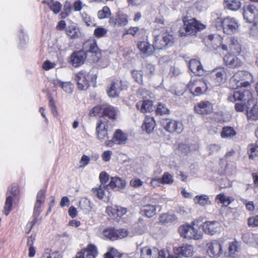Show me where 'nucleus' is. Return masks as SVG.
Masks as SVG:
<instances>
[{
  "label": "nucleus",
  "mask_w": 258,
  "mask_h": 258,
  "mask_svg": "<svg viewBox=\"0 0 258 258\" xmlns=\"http://www.w3.org/2000/svg\"><path fill=\"white\" fill-rule=\"evenodd\" d=\"M79 205L80 208L84 211V212H88L91 209L90 201L87 199H85L80 201Z\"/></svg>",
  "instance_id": "nucleus-46"
},
{
  "label": "nucleus",
  "mask_w": 258,
  "mask_h": 258,
  "mask_svg": "<svg viewBox=\"0 0 258 258\" xmlns=\"http://www.w3.org/2000/svg\"><path fill=\"white\" fill-rule=\"evenodd\" d=\"M136 107L138 110H140L143 113L151 112L154 109L152 101L149 100H145L138 102Z\"/></svg>",
  "instance_id": "nucleus-27"
},
{
  "label": "nucleus",
  "mask_w": 258,
  "mask_h": 258,
  "mask_svg": "<svg viewBox=\"0 0 258 258\" xmlns=\"http://www.w3.org/2000/svg\"><path fill=\"white\" fill-rule=\"evenodd\" d=\"M82 19L87 26H93L95 25L94 19L87 14L84 13L82 14Z\"/></svg>",
  "instance_id": "nucleus-53"
},
{
  "label": "nucleus",
  "mask_w": 258,
  "mask_h": 258,
  "mask_svg": "<svg viewBox=\"0 0 258 258\" xmlns=\"http://www.w3.org/2000/svg\"><path fill=\"white\" fill-rule=\"evenodd\" d=\"M125 185V181L121 178L117 177H111L110 182L106 185V187L107 189L118 190V189L123 188Z\"/></svg>",
  "instance_id": "nucleus-24"
},
{
  "label": "nucleus",
  "mask_w": 258,
  "mask_h": 258,
  "mask_svg": "<svg viewBox=\"0 0 258 258\" xmlns=\"http://www.w3.org/2000/svg\"><path fill=\"white\" fill-rule=\"evenodd\" d=\"M114 256L121 258V254L118 253L117 251L113 248H110V250L104 255V258H114Z\"/></svg>",
  "instance_id": "nucleus-50"
},
{
  "label": "nucleus",
  "mask_w": 258,
  "mask_h": 258,
  "mask_svg": "<svg viewBox=\"0 0 258 258\" xmlns=\"http://www.w3.org/2000/svg\"><path fill=\"white\" fill-rule=\"evenodd\" d=\"M45 190H40L36 196V200L34 204L33 213L36 215H40L41 212V207L42 204L44 203L45 199Z\"/></svg>",
  "instance_id": "nucleus-21"
},
{
  "label": "nucleus",
  "mask_w": 258,
  "mask_h": 258,
  "mask_svg": "<svg viewBox=\"0 0 258 258\" xmlns=\"http://www.w3.org/2000/svg\"><path fill=\"white\" fill-rule=\"evenodd\" d=\"M19 191L18 187L16 185L12 186L8 190L7 192V196L11 195L12 197L15 198L18 195Z\"/></svg>",
  "instance_id": "nucleus-51"
},
{
  "label": "nucleus",
  "mask_w": 258,
  "mask_h": 258,
  "mask_svg": "<svg viewBox=\"0 0 258 258\" xmlns=\"http://www.w3.org/2000/svg\"><path fill=\"white\" fill-rule=\"evenodd\" d=\"M248 152L249 157L251 159L258 155V142H256L254 144H251L249 146Z\"/></svg>",
  "instance_id": "nucleus-44"
},
{
  "label": "nucleus",
  "mask_w": 258,
  "mask_h": 258,
  "mask_svg": "<svg viewBox=\"0 0 258 258\" xmlns=\"http://www.w3.org/2000/svg\"><path fill=\"white\" fill-rule=\"evenodd\" d=\"M97 251L95 245L89 244L83 251L78 252L75 258H95Z\"/></svg>",
  "instance_id": "nucleus-22"
},
{
  "label": "nucleus",
  "mask_w": 258,
  "mask_h": 258,
  "mask_svg": "<svg viewBox=\"0 0 258 258\" xmlns=\"http://www.w3.org/2000/svg\"><path fill=\"white\" fill-rule=\"evenodd\" d=\"M194 109L195 112L199 114H209L213 111V104L208 101H201L195 106Z\"/></svg>",
  "instance_id": "nucleus-14"
},
{
  "label": "nucleus",
  "mask_w": 258,
  "mask_h": 258,
  "mask_svg": "<svg viewBox=\"0 0 258 258\" xmlns=\"http://www.w3.org/2000/svg\"><path fill=\"white\" fill-rule=\"evenodd\" d=\"M155 126V121L153 117H146L142 127L147 133H151Z\"/></svg>",
  "instance_id": "nucleus-35"
},
{
  "label": "nucleus",
  "mask_w": 258,
  "mask_h": 258,
  "mask_svg": "<svg viewBox=\"0 0 258 258\" xmlns=\"http://www.w3.org/2000/svg\"><path fill=\"white\" fill-rule=\"evenodd\" d=\"M141 258H177L173 255L166 253L164 250H159L155 247L145 246L141 249Z\"/></svg>",
  "instance_id": "nucleus-4"
},
{
  "label": "nucleus",
  "mask_w": 258,
  "mask_h": 258,
  "mask_svg": "<svg viewBox=\"0 0 258 258\" xmlns=\"http://www.w3.org/2000/svg\"><path fill=\"white\" fill-rule=\"evenodd\" d=\"M109 176L108 174L105 172H101L99 175V179L101 182V185H106V183L108 181Z\"/></svg>",
  "instance_id": "nucleus-54"
},
{
  "label": "nucleus",
  "mask_w": 258,
  "mask_h": 258,
  "mask_svg": "<svg viewBox=\"0 0 258 258\" xmlns=\"http://www.w3.org/2000/svg\"><path fill=\"white\" fill-rule=\"evenodd\" d=\"M153 47L155 49H162L170 47L174 43V37L167 33L164 29L157 28L153 32Z\"/></svg>",
  "instance_id": "nucleus-2"
},
{
  "label": "nucleus",
  "mask_w": 258,
  "mask_h": 258,
  "mask_svg": "<svg viewBox=\"0 0 258 258\" xmlns=\"http://www.w3.org/2000/svg\"><path fill=\"white\" fill-rule=\"evenodd\" d=\"M210 77L215 86H220L226 80V71L224 68H217L211 72Z\"/></svg>",
  "instance_id": "nucleus-12"
},
{
  "label": "nucleus",
  "mask_w": 258,
  "mask_h": 258,
  "mask_svg": "<svg viewBox=\"0 0 258 258\" xmlns=\"http://www.w3.org/2000/svg\"><path fill=\"white\" fill-rule=\"evenodd\" d=\"M190 151V148L188 145L185 144H180L176 149V153L180 156L187 155Z\"/></svg>",
  "instance_id": "nucleus-40"
},
{
  "label": "nucleus",
  "mask_w": 258,
  "mask_h": 258,
  "mask_svg": "<svg viewBox=\"0 0 258 258\" xmlns=\"http://www.w3.org/2000/svg\"><path fill=\"white\" fill-rule=\"evenodd\" d=\"M223 6L225 9L235 11L240 9L241 3L238 0H223Z\"/></svg>",
  "instance_id": "nucleus-33"
},
{
  "label": "nucleus",
  "mask_w": 258,
  "mask_h": 258,
  "mask_svg": "<svg viewBox=\"0 0 258 258\" xmlns=\"http://www.w3.org/2000/svg\"><path fill=\"white\" fill-rule=\"evenodd\" d=\"M109 23L110 25L113 26H125L128 23L127 16L123 13L117 12L115 18L113 17L110 18Z\"/></svg>",
  "instance_id": "nucleus-23"
},
{
  "label": "nucleus",
  "mask_w": 258,
  "mask_h": 258,
  "mask_svg": "<svg viewBox=\"0 0 258 258\" xmlns=\"http://www.w3.org/2000/svg\"><path fill=\"white\" fill-rule=\"evenodd\" d=\"M228 100L231 102L235 101H247L248 105H250L251 103H255V100L252 98L251 92L246 89L240 87L239 90L235 91L232 95L229 96Z\"/></svg>",
  "instance_id": "nucleus-5"
},
{
  "label": "nucleus",
  "mask_w": 258,
  "mask_h": 258,
  "mask_svg": "<svg viewBox=\"0 0 258 258\" xmlns=\"http://www.w3.org/2000/svg\"><path fill=\"white\" fill-rule=\"evenodd\" d=\"M224 61L226 66L229 68L238 67L241 65V60L233 55H226L224 57Z\"/></svg>",
  "instance_id": "nucleus-28"
},
{
  "label": "nucleus",
  "mask_w": 258,
  "mask_h": 258,
  "mask_svg": "<svg viewBox=\"0 0 258 258\" xmlns=\"http://www.w3.org/2000/svg\"><path fill=\"white\" fill-rule=\"evenodd\" d=\"M110 15V10L107 6L104 7L102 10L98 11L97 14L98 17L100 19L108 18Z\"/></svg>",
  "instance_id": "nucleus-45"
},
{
  "label": "nucleus",
  "mask_w": 258,
  "mask_h": 258,
  "mask_svg": "<svg viewBox=\"0 0 258 258\" xmlns=\"http://www.w3.org/2000/svg\"><path fill=\"white\" fill-rule=\"evenodd\" d=\"M143 214L148 218L152 217L156 213V207L152 205H146L141 209Z\"/></svg>",
  "instance_id": "nucleus-36"
},
{
  "label": "nucleus",
  "mask_w": 258,
  "mask_h": 258,
  "mask_svg": "<svg viewBox=\"0 0 258 258\" xmlns=\"http://www.w3.org/2000/svg\"><path fill=\"white\" fill-rule=\"evenodd\" d=\"M182 28L179 30V36H186L188 35H196L198 31L206 28V26L195 18L188 19L184 17L183 18Z\"/></svg>",
  "instance_id": "nucleus-3"
},
{
  "label": "nucleus",
  "mask_w": 258,
  "mask_h": 258,
  "mask_svg": "<svg viewBox=\"0 0 258 258\" xmlns=\"http://www.w3.org/2000/svg\"><path fill=\"white\" fill-rule=\"evenodd\" d=\"M160 178L162 184H171L173 182V177L168 172H165Z\"/></svg>",
  "instance_id": "nucleus-48"
},
{
  "label": "nucleus",
  "mask_w": 258,
  "mask_h": 258,
  "mask_svg": "<svg viewBox=\"0 0 258 258\" xmlns=\"http://www.w3.org/2000/svg\"><path fill=\"white\" fill-rule=\"evenodd\" d=\"M191 84L192 82H190L188 84V87L190 88V90L194 91V94L195 95L198 96L203 93V91L200 86L196 87V88L194 89L193 86L191 85Z\"/></svg>",
  "instance_id": "nucleus-61"
},
{
  "label": "nucleus",
  "mask_w": 258,
  "mask_h": 258,
  "mask_svg": "<svg viewBox=\"0 0 258 258\" xmlns=\"http://www.w3.org/2000/svg\"><path fill=\"white\" fill-rule=\"evenodd\" d=\"M101 57V53L95 39L88 40L83 45L82 50L74 52L71 56L72 65L77 67L83 64L86 58L93 62H97Z\"/></svg>",
  "instance_id": "nucleus-1"
},
{
  "label": "nucleus",
  "mask_w": 258,
  "mask_h": 258,
  "mask_svg": "<svg viewBox=\"0 0 258 258\" xmlns=\"http://www.w3.org/2000/svg\"><path fill=\"white\" fill-rule=\"evenodd\" d=\"M207 253L210 257L219 256L222 252V244L217 240H214L207 245Z\"/></svg>",
  "instance_id": "nucleus-15"
},
{
  "label": "nucleus",
  "mask_w": 258,
  "mask_h": 258,
  "mask_svg": "<svg viewBox=\"0 0 258 258\" xmlns=\"http://www.w3.org/2000/svg\"><path fill=\"white\" fill-rule=\"evenodd\" d=\"M160 222L165 225H170L177 221V217L173 213L162 214L159 218Z\"/></svg>",
  "instance_id": "nucleus-29"
},
{
  "label": "nucleus",
  "mask_w": 258,
  "mask_h": 258,
  "mask_svg": "<svg viewBox=\"0 0 258 258\" xmlns=\"http://www.w3.org/2000/svg\"><path fill=\"white\" fill-rule=\"evenodd\" d=\"M12 203L13 197H12L11 195L7 196L4 207V213L6 216L9 214L12 210Z\"/></svg>",
  "instance_id": "nucleus-43"
},
{
  "label": "nucleus",
  "mask_w": 258,
  "mask_h": 258,
  "mask_svg": "<svg viewBox=\"0 0 258 258\" xmlns=\"http://www.w3.org/2000/svg\"><path fill=\"white\" fill-rule=\"evenodd\" d=\"M103 106L98 105L94 107L90 111L91 115L96 116L101 111L102 112V108Z\"/></svg>",
  "instance_id": "nucleus-62"
},
{
  "label": "nucleus",
  "mask_w": 258,
  "mask_h": 258,
  "mask_svg": "<svg viewBox=\"0 0 258 258\" xmlns=\"http://www.w3.org/2000/svg\"><path fill=\"white\" fill-rule=\"evenodd\" d=\"M116 114L117 110L115 108L109 105H103L102 115L99 121L104 123L109 124L110 127H112L116 120Z\"/></svg>",
  "instance_id": "nucleus-7"
},
{
  "label": "nucleus",
  "mask_w": 258,
  "mask_h": 258,
  "mask_svg": "<svg viewBox=\"0 0 258 258\" xmlns=\"http://www.w3.org/2000/svg\"><path fill=\"white\" fill-rule=\"evenodd\" d=\"M90 162V158L87 155H83L80 160V163H82V165L80 166V167H84L87 166Z\"/></svg>",
  "instance_id": "nucleus-64"
},
{
  "label": "nucleus",
  "mask_w": 258,
  "mask_h": 258,
  "mask_svg": "<svg viewBox=\"0 0 258 258\" xmlns=\"http://www.w3.org/2000/svg\"><path fill=\"white\" fill-rule=\"evenodd\" d=\"M229 252L230 254H235V253L236 251H238L239 247L237 246V242H231L229 244Z\"/></svg>",
  "instance_id": "nucleus-58"
},
{
  "label": "nucleus",
  "mask_w": 258,
  "mask_h": 258,
  "mask_svg": "<svg viewBox=\"0 0 258 258\" xmlns=\"http://www.w3.org/2000/svg\"><path fill=\"white\" fill-rule=\"evenodd\" d=\"M244 19L248 22L251 23L258 16V10L253 5H248L243 8Z\"/></svg>",
  "instance_id": "nucleus-17"
},
{
  "label": "nucleus",
  "mask_w": 258,
  "mask_h": 258,
  "mask_svg": "<svg viewBox=\"0 0 258 258\" xmlns=\"http://www.w3.org/2000/svg\"><path fill=\"white\" fill-rule=\"evenodd\" d=\"M190 70L197 76H203L204 74V70L200 61L197 59H191L189 62Z\"/></svg>",
  "instance_id": "nucleus-25"
},
{
  "label": "nucleus",
  "mask_w": 258,
  "mask_h": 258,
  "mask_svg": "<svg viewBox=\"0 0 258 258\" xmlns=\"http://www.w3.org/2000/svg\"><path fill=\"white\" fill-rule=\"evenodd\" d=\"M164 128L169 133H180L183 130L182 124L180 122L173 119H167L161 122Z\"/></svg>",
  "instance_id": "nucleus-13"
},
{
  "label": "nucleus",
  "mask_w": 258,
  "mask_h": 258,
  "mask_svg": "<svg viewBox=\"0 0 258 258\" xmlns=\"http://www.w3.org/2000/svg\"><path fill=\"white\" fill-rule=\"evenodd\" d=\"M178 231L181 237L188 239L192 238L199 239L202 237L200 232L189 225H183L180 226Z\"/></svg>",
  "instance_id": "nucleus-9"
},
{
  "label": "nucleus",
  "mask_w": 258,
  "mask_h": 258,
  "mask_svg": "<svg viewBox=\"0 0 258 258\" xmlns=\"http://www.w3.org/2000/svg\"><path fill=\"white\" fill-rule=\"evenodd\" d=\"M143 182L140 179L134 178L131 180L130 184L134 187H138L143 185Z\"/></svg>",
  "instance_id": "nucleus-63"
},
{
  "label": "nucleus",
  "mask_w": 258,
  "mask_h": 258,
  "mask_svg": "<svg viewBox=\"0 0 258 258\" xmlns=\"http://www.w3.org/2000/svg\"><path fill=\"white\" fill-rule=\"evenodd\" d=\"M256 103V100L255 103H251L253 105L252 108L247 110V117L249 120L255 121L258 119V106Z\"/></svg>",
  "instance_id": "nucleus-37"
},
{
  "label": "nucleus",
  "mask_w": 258,
  "mask_h": 258,
  "mask_svg": "<svg viewBox=\"0 0 258 258\" xmlns=\"http://www.w3.org/2000/svg\"><path fill=\"white\" fill-rule=\"evenodd\" d=\"M217 22L220 23L224 33L231 35L236 33L238 28L237 21L234 18L227 17L222 19L220 17L217 19Z\"/></svg>",
  "instance_id": "nucleus-6"
},
{
  "label": "nucleus",
  "mask_w": 258,
  "mask_h": 258,
  "mask_svg": "<svg viewBox=\"0 0 258 258\" xmlns=\"http://www.w3.org/2000/svg\"><path fill=\"white\" fill-rule=\"evenodd\" d=\"M39 215H35V214H33L32 217H33V220L31 222L28 223V224H27V226H29V225L30 226V228H29V229L27 233L30 232V231L33 228V227L35 224H39L40 223V222L41 221V218H39Z\"/></svg>",
  "instance_id": "nucleus-49"
},
{
  "label": "nucleus",
  "mask_w": 258,
  "mask_h": 258,
  "mask_svg": "<svg viewBox=\"0 0 258 258\" xmlns=\"http://www.w3.org/2000/svg\"><path fill=\"white\" fill-rule=\"evenodd\" d=\"M221 48L224 51L230 50L233 53H239L241 51V46L238 41L234 37H227L222 44Z\"/></svg>",
  "instance_id": "nucleus-11"
},
{
  "label": "nucleus",
  "mask_w": 258,
  "mask_h": 258,
  "mask_svg": "<svg viewBox=\"0 0 258 258\" xmlns=\"http://www.w3.org/2000/svg\"><path fill=\"white\" fill-rule=\"evenodd\" d=\"M109 189L106 187V185H100L98 187L92 189L93 194L99 199H103L104 197H108Z\"/></svg>",
  "instance_id": "nucleus-34"
},
{
  "label": "nucleus",
  "mask_w": 258,
  "mask_h": 258,
  "mask_svg": "<svg viewBox=\"0 0 258 258\" xmlns=\"http://www.w3.org/2000/svg\"><path fill=\"white\" fill-rule=\"evenodd\" d=\"M112 127H110L109 124L104 123V122L99 121L96 128L98 139L102 141L108 138L107 132Z\"/></svg>",
  "instance_id": "nucleus-18"
},
{
  "label": "nucleus",
  "mask_w": 258,
  "mask_h": 258,
  "mask_svg": "<svg viewBox=\"0 0 258 258\" xmlns=\"http://www.w3.org/2000/svg\"><path fill=\"white\" fill-rule=\"evenodd\" d=\"M61 88L67 93H71L73 91V85L70 82H64L61 84Z\"/></svg>",
  "instance_id": "nucleus-57"
},
{
  "label": "nucleus",
  "mask_w": 258,
  "mask_h": 258,
  "mask_svg": "<svg viewBox=\"0 0 258 258\" xmlns=\"http://www.w3.org/2000/svg\"><path fill=\"white\" fill-rule=\"evenodd\" d=\"M116 210H117V206H107L106 209V212L107 214L113 217H116Z\"/></svg>",
  "instance_id": "nucleus-55"
},
{
  "label": "nucleus",
  "mask_w": 258,
  "mask_h": 258,
  "mask_svg": "<svg viewBox=\"0 0 258 258\" xmlns=\"http://www.w3.org/2000/svg\"><path fill=\"white\" fill-rule=\"evenodd\" d=\"M236 135V131L232 127L225 126L221 132V137L223 138H231Z\"/></svg>",
  "instance_id": "nucleus-39"
},
{
  "label": "nucleus",
  "mask_w": 258,
  "mask_h": 258,
  "mask_svg": "<svg viewBox=\"0 0 258 258\" xmlns=\"http://www.w3.org/2000/svg\"><path fill=\"white\" fill-rule=\"evenodd\" d=\"M132 76L137 82L140 84H143V73L142 71H133L132 72Z\"/></svg>",
  "instance_id": "nucleus-47"
},
{
  "label": "nucleus",
  "mask_w": 258,
  "mask_h": 258,
  "mask_svg": "<svg viewBox=\"0 0 258 258\" xmlns=\"http://www.w3.org/2000/svg\"><path fill=\"white\" fill-rule=\"evenodd\" d=\"M204 42L206 45L209 47L213 48L214 49H217L219 47V45L217 43H219L220 40L218 37H215L214 35H209L204 38Z\"/></svg>",
  "instance_id": "nucleus-32"
},
{
  "label": "nucleus",
  "mask_w": 258,
  "mask_h": 258,
  "mask_svg": "<svg viewBox=\"0 0 258 258\" xmlns=\"http://www.w3.org/2000/svg\"><path fill=\"white\" fill-rule=\"evenodd\" d=\"M89 77V74L86 72L81 71L78 73L76 76L75 80L77 82L78 87L80 90H86L89 86V81L87 78Z\"/></svg>",
  "instance_id": "nucleus-19"
},
{
  "label": "nucleus",
  "mask_w": 258,
  "mask_h": 258,
  "mask_svg": "<svg viewBox=\"0 0 258 258\" xmlns=\"http://www.w3.org/2000/svg\"><path fill=\"white\" fill-rule=\"evenodd\" d=\"M107 30L104 28L98 27L94 30V35L98 38H100L105 36L107 33Z\"/></svg>",
  "instance_id": "nucleus-52"
},
{
  "label": "nucleus",
  "mask_w": 258,
  "mask_h": 258,
  "mask_svg": "<svg viewBox=\"0 0 258 258\" xmlns=\"http://www.w3.org/2000/svg\"><path fill=\"white\" fill-rule=\"evenodd\" d=\"M138 47L140 50L147 55H150L153 53L154 47L153 44L150 45L148 42L142 41L138 43Z\"/></svg>",
  "instance_id": "nucleus-30"
},
{
  "label": "nucleus",
  "mask_w": 258,
  "mask_h": 258,
  "mask_svg": "<svg viewBox=\"0 0 258 258\" xmlns=\"http://www.w3.org/2000/svg\"><path fill=\"white\" fill-rule=\"evenodd\" d=\"M174 253L177 255H173L178 258V256L189 257L191 256L194 253V247L191 245L183 244L180 247L177 248Z\"/></svg>",
  "instance_id": "nucleus-20"
},
{
  "label": "nucleus",
  "mask_w": 258,
  "mask_h": 258,
  "mask_svg": "<svg viewBox=\"0 0 258 258\" xmlns=\"http://www.w3.org/2000/svg\"><path fill=\"white\" fill-rule=\"evenodd\" d=\"M66 32L68 35L71 37H75L77 35V29L73 27H68L66 29Z\"/></svg>",
  "instance_id": "nucleus-59"
},
{
  "label": "nucleus",
  "mask_w": 258,
  "mask_h": 258,
  "mask_svg": "<svg viewBox=\"0 0 258 258\" xmlns=\"http://www.w3.org/2000/svg\"><path fill=\"white\" fill-rule=\"evenodd\" d=\"M127 140V135L123 133L121 130H117L114 133L112 139L106 142V145L112 147L113 144L124 145Z\"/></svg>",
  "instance_id": "nucleus-16"
},
{
  "label": "nucleus",
  "mask_w": 258,
  "mask_h": 258,
  "mask_svg": "<svg viewBox=\"0 0 258 258\" xmlns=\"http://www.w3.org/2000/svg\"><path fill=\"white\" fill-rule=\"evenodd\" d=\"M194 200L195 204H199L201 206L210 205L211 203L209 197L206 195L197 196L195 197Z\"/></svg>",
  "instance_id": "nucleus-38"
},
{
  "label": "nucleus",
  "mask_w": 258,
  "mask_h": 258,
  "mask_svg": "<svg viewBox=\"0 0 258 258\" xmlns=\"http://www.w3.org/2000/svg\"><path fill=\"white\" fill-rule=\"evenodd\" d=\"M248 224L250 227L258 226V215L248 218Z\"/></svg>",
  "instance_id": "nucleus-60"
},
{
  "label": "nucleus",
  "mask_w": 258,
  "mask_h": 258,
  "mask_svg": "<svg viewBox=\"0 0 258 258\" xmlns=\"http://www.w3.org/2000/svg\"><path fill=\"white\" fill-rule=\"evenodd\" d=\"M103 233L106 238L114 241L126 237L128 234V232L124 229L115 230L114 228H110L104 229Z\"/></svg>",
  "instance_id": "nucleus-10"
},
{
  "label": "nucleus",
  "mask_w": 258,
  "mask_h": 258,
  "mask_svg": "<svg viewBox=\"0 0 258 258\" xmlns=\"http://www.w3.org/2000/svg\"><path fill=\"white\" fill-rule=\"evenodd\" d=\"M121 81L112 82L111 86L107 91L108 95L110 97H116L122 90L121 88Z\"/></svg>",
  "instance_id": "nucleus-31"
},
{
  "label": "nucleus",
  "mask_w": 258,
  "mask_h": 258,
  "mask_svg": "<svg viewBox=\"0 0 258 258\" xmlns=\"http://www.w3.org/2000/svg\"><path fill=\"white\" fill-rule=\"evenodd\" d=\"M61 6H62L59 2L55 1L51 5L50 7H49V8L54 14H56L60 12Z\"/></svg>",
  "instance_id": "nucleus-56"
},
{
  "label": "nucleus",
  "mask_w": 258,
  "mask_h": 258,
  "mask_svg": "<svg viewBox=\"0 0 258 258\" xmlns=\"http://www.w3.org/2000/svg\"><path fill=\"white\" fill-rule=\"evenodd\" d=\"M216 200H219L221 204L226 206L229 205L232 202L230 198L225 196L224 194H220L217 195Z\"/></svg>",
  "instance_id": "nucleus-42"
},
{
  "label": "nucleus",
  "mask_w": 258,
  "mask_h": 258,
  "mask_svg": "<svg viewBox=\"0 0 258 258\" xmlns=\"http://www.w3.org/2000/svg\"><path fill=\"white\" fill-rule=\"evenodd\" d=\"M156 113L160 115H167L170 113V110L165 104L159 103L156 109Z\"/></svg>",
  "instance_id": "nucleus-41"
},
{
  "label": "nucleus",
  "mask_w": 258,
  "mask_h": 258,
  "mask_svg": "<svg viewBox=\"0 0 258 258\" xmlns=\"http://www.w3.org/2000/svg\"><path fill=\"white\" fill-rule=\"evenodd\" d=\"M203 230L211 235L214 234L220 230L219 223L216 221H208L203 225Z\"/></svg>",
  "instance_id": "nucleus-26"
},
{
  "label": "nucleus",
  "mask_w": 258,
  "mask_h": 258,
  "mask_svg": "<svg viewBox=\"0 0 258 258\" xmlns=\"http://www.w3.org/2000/svg\"><path fill=\"white\" fill-rule=\"evenodd\" d=\"M252 76L250 73L246 71H238L234 74L231 79L232 82H234L236 87H247L250 84L249 81H251Z\"/></svg>",
  "instance_id": "nucleus-8"
}]
</instances>
